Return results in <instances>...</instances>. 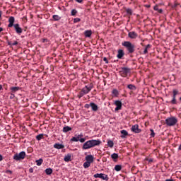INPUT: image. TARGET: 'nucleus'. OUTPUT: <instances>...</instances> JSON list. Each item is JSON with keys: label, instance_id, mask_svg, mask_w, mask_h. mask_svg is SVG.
I'll return each instance as SVG.
<instances>
[{"label": "nucleus", "instance_id": "f257e3e1", "mask_svg": "<svg viewBox=\"0 0 181 181\" xmlns=\"http://www.w3.org/2000/svg\"><path fill=\"white\" fill-rule=\"evenodd\" d=\"M98 145H101V141L100 140H89L85 142L83 145V149H91V148H94V146H98Z\"/></svg>", "mask_w": 181, "mask_h": 181}, {"label": "nucleus", "instance_id": "f03ea898", "mask_svg": "<svg viewBox=\"0 0 181 181\" xmlns=\"http://www.w3.org/2000/svg\"><path fill=\"white\" fill-rule=\"evenodd\" d=\"M165 122L167 127H175L177 125V122H179V120L177 119V117L175 116H171L165 119Z\"/></svg>", "mask_w": 181, "mask_h": 181}, {"label": "nucleus", "instance_id": "7ed1b4c3", "mask_svg": "<svg viewBox=\"0 0 181 181\" xmlns=\"http://www.w3.org/2000/svg\"><path fill=\"white\" fill-rule=\"evenodd\" d=\"M122 45L129 51V53H134L135 51V45L129 41H124Z\"/></svg>", "mask_w": 181, "mask_h": 181}, {"label": "nucleus", "instance_id": "20e7f679", "mask_svg": "<svg viewBox=\"0 0 181 181\" xmlns=\"http://www.w3.org/2000/svg\"><path fill=\"white\" fill-rule=\"evenodd\" d=\"M25 156H26V153H25V151H21L19 153L14 155L13 159L15 160H21L22 159H25Z\"/></svg>", "mask_w": 181, "mask_h": 181}, {"label": "nucleus", "instance_id": "39448f33", "mask_svg": "<svg viewBox=\"0 0 181 181\" xmlns=\"http://www.w3.org/2000/svg\"><path fill=\"white\" fill-rule=\"evenodd\" d=\"M93 88V86L88 85L85 86L83 89L82 91L81 92V97H83L85 94H88L90 91H91V89Z\"/></svg>", "mask_w": 181, "mask_h": 181}, {"label": "nucleus", "instance_id": "423d86ee", "mask_svg": "<svg viewBox=\"0 0 181 181\" xmlns=\"http://www.w3.org/2000/svg\"><path fill=\"white\" fill-rule=\"evenodd\" d=\"M93 177L95 179L99 178V179H103V180H108V175L103 174V173H97L93 175Z\"/></svg>", "mask_w": 181, "mask_h": 181}, {"label": "nucleus", "instance_id": "0eeeda50", "mask_svg": "<svg viewBox=\"0 0 181 181\" xmlns=\"http://www.w3.org/2000/svg\"><path fill=\"white\" fill-rule=\"evenodd\" d=\"M179 94V90L174 89L173 90V99L170 101V104H177V101L176 100V96Z\"/></svg>", "mask_w": 181, "mask_h": 181}, {"label": "nucleus", "instance_id": "6e6552de", "mask_svg": "<svg viewBox=\"0 0 181 181\" xmlns=\"http://www.w3.org/2000/svg\"><path fill=\"white\" fill-rule=\"evenodd\" d=\"M128 73H129V69L128 68H122L120 74L122 77H126V76L128 75Z\"/></svg>", "mask_w": 181, "mask_h": 181}, {"label": "nucleus", "instance_id": "1a4fd4ad", "mask_svg": "<svg viewBox=\"0 0 181 181\" xmlns=\"http://www.w3.org/2000/svg\"><path fill=\"white\" fill-rule=\"evenodd\" d=\"M115 105H116V108L115 109V111H119L122 107V103L119 100H116L115 102Z\"/></svg>", "mask_w": 181, "mask_h": 181}, {"label": "nucleus", "instance_id": "9d476101", "mask_svg": "<svg viewBox=\"0 0 181 181\" xmlns=\"http://www.w3.org/2000/svg\"><path fill=\"white\" fill-rule=\"evenodd\" d=\"M80 138H83V134L76 135L75 136L71 139V142H78Z\"/></svg>", "mask_w": 181, "mask_h": 181}, {"label": "nucleus", "instance_id": "9b49d317", "mask_svg": "<svg viewBox=\"0 0 181 181\" xmlns=\"http://www.w3.org/2000/svg\"><path fill=\"white\" fill-rule=\"evenodd\" d=\"M86 160L89 163H93L94 162V156L93 155H88L86 156Z\"/></svg>", "mask_w": 181, "mask_h": 181}, {"label": "nucleus", "instance_id": "f8f14e48", "mask_svg": "<svg viewBox=\"0 0 181 181\" xmlns=\"http://www.w3.org/2000/svg\"><path fill=\"white\" fill-rule=\"evenodd\" d=\"M9 24L8 25V28H12L15 24V18L13 16H11L8 19Z\"/></svg>", "mask_w": 181, "mask_h": 181}, {"label": "nucleus", "instance_id": "ddd939ff", "mask_svg": "<svg viewBox=\"0 0 181 181\" xmlns=\"http://www.w3.org/2000/svg\"><path fill=\"white\" fill-rule=\"evenodd\" d=\"M16 31V33L21 34L22 33V28H20L19 24H14L13 25Z\"/></svg>", "mask_w": 181, "mask_h": 181}, {"label": "nucleus", "instance_id": "4468645a", "mask_svg": "<svg viewBox=\"0 0 181 181\" xmlns=\"http://www.w3.org/2000/svg\"><path fill=\"white\" fill-rule=\"evenodd\" d=\"M90 107L93 111H97L98 110V106L94 103H90Z\"/></svg>", "mask_w": 181, "mask_h": 181}, {"label": "nucleus", "instance_id": "2eb2a0df", "mask_svg": "<svg viewBox=\"0 0 181 181\" xmlns=\"http://www.w3.org/2000/svg\"><path fill=\"white\" fill-rule=\"evenodd\" d=\"M54 148H55V149H63V148H64V145L61 144H55L54 145Z\"/></svg>", "mask_w": 181, "mask_h": 181}, {"label": "nucleus", "instance_id": "dca6fc26", "mask_svg": "<svg viewBox=\"0 0 181 181\" xmlns=\"http://www.w3.org/2000/svg\"><path fill=\"white\" fill-rule=\"evenodd\" d=\"M129 37L130 39H135L136 37V33L134 31L129 33Z\"/></svg>", "mask_w": 181, "mask_h": 181}, {"label": "nucleus", "instance_id": "f3484780", "mask_svg": "<svg viewBox=\"0 0 181 181\" xmlns=\"http://www.w3.org/2000/svg\"><path fill=\"white\" fill-rule=\"evenodd\" d=\"M122 56H124V51L122 49H119L117 54L118 59H122Z\"/></svg>", "mask_w": 181, "mask_h": 181}, {"label": "nucleus", "instance_id": "a211bd4d", "mask_svg": "<svg viewBox=\"0 0 181 181\" xmlns=\"http://www.w3.org/2000/svg\"><path fill=\"white\" fill-rule=\"evenodd\" d=\"M64 160L65 162H70V160H71V156L70 154L65 156Z\"/></svg>", "mask_w": 181, "mask_h": 181}, {"label": "nucleus", "instance_id": "6ab92c4d", "mask_svg": "<svg viewBox=\"0 0 181 181\" xmlns=\"http://www.w3.org/2000/svg\"><path fill=\"white\" fill-rule=\"evenodd\" d=\"M92 33H93L91 32V30H86L85 31L86 37H90V36H91Z\"/></svg>", "mask_w": 181, "mask_h": 181}, {"label": "nucleus", "instance_id": "aec40b11", "mask_svg": "<svg viewBox=\"0 0 181 181\" xmlns=\"http://www.w3.org/2000/svg\"><path fill=\"white\" fill-rule=\"evenodd\" d=\"M107 146H109V148H113L114 147V141H112V140H108Z\"/></svg>", "mask_w": 181, "mask_h": 181}, {"label": "nucleus", "instance_id": "412c9836", "mask_svg": "<svg viewBox=\"0 0 181 181\" xmlns=\"http://www.w3.org/2000/svg\"><path fill=\"white\" fill-rule=\"evenodd\" d=\"M90 166H91V163H88V161H86L84 163H83V168L85 169H87V168H90Z\"/></svg>", "mask_w": 181, "mask_h": 181}, {"label": "nucleus", "instance_id": "4be33fe9", "mask_svg": "<svg viewBox=\"0 0 181 181\" xmlns=\"http://www.w3.org/2000/svg\"><path fill=\"white\" fill-rule=\"evenodd\" d=\"M46 175H52L53 173V170L52 168H47L45 170Z\"/></svg>", "mask_w": 181, "mask_h": 181}, {"label": "nucleus", "instance_id": "5701e85b", "mask_svg": "<svg viewBox=\"0 0 181 181\" xmlns=\"http://www.w3.org/2000/svg\"><path fill=\"white\" fill-rule=\"evenodd\" d=\"M128 88L132 91H135V90H136V87L132 84L128 85Z\"/></svg>", "mask_w": 181, "mask_h": 181}, {"label": "nucleus", "instance_id": "b1692460", "mask_svg": "<svg viewBox=\"0 0 181 181\" xmlns=\"http://www.w3.org/2000/svg\"><path fill=\"white\" fill-rule=\"evenodd\" d=\"M69 131H71V128L69 126H66L63 128V132H69Z\"/></svg>", "mask_w": 181, "mask_h": 181}, {"label": "nucleus", "instance_id": "393cba45", "mask_svg": "<svg viewBox=\"0 0 181 181\" xmlns=\"http://www.w3.org/2000/svg\"><path fill=\"white\" fill-rule=\"evenodd\" d=\"M19 87H12L11 88V92L16 93V91H19Z\"/></svg>", "mask_w": 181, "mask_h": 181}, {"label": "nucleus", "instance_id": "a878e982", "mask_svg": "<svg viewBox=\"0 0 181 181\" xmlns=\"http://www.w3.org/2000/svg\"><path fill=\"white\" fill-rule=\"evenodd\" d=\"M37 166H40L42 163H43V159L40 158L39 160H36Z\"/></svg>", "mask_w": 181, "mask_h": 181}, {"label": "nucleus", "instance_id": "bb28decb", "mask_svg": "<svg viewBox=\"0 0 181 181\" xmlns=\"http://www.w3.org/2000/svg\"><path fill=\"white\" fill-rule=\"evenodd\" d=\"M121 169H122V167L119 165H117L115 167V170H116V172H119V170H121Z\"/></svg>", "mask_w": 181, "mask_h": 181}, {"label": "nucleus", "instance_id": "cd10ccee", "mask_svg": "<svg viewBox=\"0 0 181 181\" xmlns=\"http://www.w3.org/2000/svg\"><path fill=\"white\" fill-rule=\"evenodd\" d=\"M148 49H151V45H147L144 50V54H146L148 53Z\"/></svg>", "mask_w": 181, "mask_h": 181}, {"label": "nucleus", "instance_id": "c85d7f7f", "mask_svg": "<svg viewBox=\"0 0 181 181\" xmlns=\"http://www.w3.org/2000/svg\"><path fill=\"white\" fill-rule=\"evenodd\" d=\"M121 134H122V138H124V136H127L128 135V132L126 130H122Z\"/></svg>", "mask_w": 181, "mask_h": 181}, {"label": "nucleus", "instance_id": "c756f323", "mask_svg": "<svg viewBox=\"0 0 181 181\" xmlns=\"http://www.w3.org/2000/svg\"><path fill=\"white\" fill-rule=\"evenodd\" d=\"M112 159H118V154L114 153L113 154L111 155Z\"/></svg>", "mask_w": 181, "mask_h": 181}, {"label": "nucleus", "instance_id": "7c9ffc66", "mask_svg": "<svg viewBox=\"0 0 181 181\" xmlns=\"http://www.w3.org/2000/svg\"><path fill=\"white\" fill-rule=\"evenodd\" d=\"M53 19H54V21H60V16H59L57 15H54Z\"/></svg>", "mask_w": 181, "mask_h": 181}, {"label": "nucleus", "instance_id": "2f4dec72", "mask_svg": "<svg viewBox=\"0 0 181 181\" xmlns=\"http://www.w3.org/2000/svg\"><path fill=\"white\" fill-rule=\"evenodd\" d=\"M43 138V134H39L36 136V139H37V141H40V139H42Z\"/></svg>", "mask_w": 181, "mask_h": 181}, {"label": "nucleus", "instance_id": "473e14b6", "mask_svg": "<svg viewBox=\"0 0 181 181\" xmlns=\"http://www.w3.org/2000/svg\"><path fill=\"white\" fill-rule=\"evenodd\" d=\"M79 142H81V144H84V142H86V138H79Z\"/></svg>", "mask_w": 181, "mask_h": 181}, {"label": "nucleus", "instance_id": "72a5a7b5", "mask_svg": "<svg viewBox=\"0 0 181 181\" xmlns=\"http://www.w3.org/2000/svg\"><path fill=\"white\" fill-rule=\"evenodd\" d=\"M146 160L148 162V163H152L153 162V158H146Z\"/></svg>", "mask_w": 181, "mask_h": 181}, {"label": "nucleus", "instance_id": "f704fd0d", "mask_svg": "<svg viewBox=\"0 0 181 181\" xmlns=\"http://www.w3.org/2000/svg\"><path fill=\"white\" fill-rule=\"evenodd\" d=\"M72 16H75L76 13H77V11L76 9H73L71 12Z\"/></svg>", "mask_w": 181, "mask_h": 181}, {"label": "nucleus", "instance_id": "c9c22d12", "mask_svg": "<svg viewBox=\"0 0 181 181\" xmlns=\"http://www.w3.org/2000/svg\"><path fill=\"white\" fill-rule=\"evenodd\" d=\"M132 132H135V134H136V126H132Z\"/></svg>", "mask_w": 181, "mask_h": 181}, {"label": "nucleus", "instance_id": "e433bc0d", "mask_svg": "<svg viewBox=\"0 0 181 181\" xmlns=\"http://www.w3.org/2000/svg\"><path fill=\"white\" fill-rule=\"evenodd\" d=\"M150 131H151V138H153L154 136H155V132L153 131V129H150Z\"/></svg>", "mask_w": 181, "mask_h": 181}, {"label": "nucleus", "instance_id": "4c0bfd02", "mask_svg": "<svg viewBox=\"0 0 181 181\" xmlns=\"http://www.w3.org/2000/svg\"><path fill=\"white\" fill-rule=\"evenodd\" d=\"M81 21L79 18H76L74 19V23H77V22H80Z\"/></svg>", "mask_w": 181, "mask_h": 181}, {"label": "nucleus", "instance_id": "58836bf2", "mask_svg": "<svg viewBox=\"0 0 181 181\" xmlns=\"http://www.w3.org/2000/svg\"><path fill=\"white\" fill-rule=\"evenodd\" d=\"M141 132V129H139V126L136 125V134H139Z\"/></svg>", "mask_w": 181, "mask_h": 181}, {"label": "nucleus", "instance_id": "ea45409f", "mask_svg": "<svg viewBox=\"0 0 181 181\" xmlns=\"http://www.w3.org/2000/svg\"><path fill=\"white\" fill-rule=\"evenodd\" d=\"M16 45H18L17 41H14L13 42L11 43V46H16Z\"/></svg>", "mask_w": 181, "mask_h": 181}, {"label": "nucleus", "instance_id": "a19ab883", "mask_svg": "<svg viewBox=\"0 0 181 181\" xmlns=\"http://www.w3.org/2000/svg\"><path fill=\"white\" fill-rule=\"evenodd\" d=\"M153 9H154V11H158L159 10V7L158 6H155L153 7Z\"/></svg>", "mask_w": 181, "mask_h": 181}, {"label": "nucleus", "instance_id": "79ce46f5", "mask_svg": "<svg viewBox=\"0 0 181 181\" xmlns=\"http://www.w3.org/2000/svg\"><path fill=\"white\" fill-rule=\"evenodd\" d=\"M103 61L105 62V63L108 64V60L107 59V57H104Z\"/></svg>", "mask_w": 181, "mask_h": 181}, {"label": "nucleus", "instance_id": "37998d69", "mask_svg": "<svg viewBox=\"0 0 181 181\" xmlns=\"http://www.w3.org/2000/svg\"><path fill=\"white\" fill-rule=\"evenodd\" d=\"M6 173H9L10 175H12V172L10 170H7L6 171Z\"/></svg>", "mask_w": 181, "mask_h": 181}, {"label": "nucleus", "instance_id": "c03bdc74", "mask_svg": "<svg viewBox=\"0 0 181 181\" xmlns=\"http://www.w3.org/2000/svg\"><path fill=\"white\" fill-rule=\"evenodd\" d=\"M127 13H132V11L131 9L127 10Z\"/></svg>", "mask_w": 181, "mask_h": 181}, {"label": "nucleus", "instance_id": "a18cd8bd", "mask_svg": "<svg viewBox=\"0 0 181 181\" xmlns=\"http://www.w3.org/2000/svg\"><path fill=\"white\" fill-rule=\"evenodd\" d=\"M85 107H86V108H89L90 107H91V105H90V103L88 105V104H86V105H85Z\"/></svg>", "mask_w": 181, "mask_h": 181}, {"label": "nucleus", "instance_id": "49530a36", "mask_svg": "<svg viewBox=\"0 0 181 181\" xmlns=\"http://www.w3.org/2000/svg\"><path fill=\"white\" fill-rule=\"evenodd\" d=\"M29 172L30 173H33V168H30Z\"/></svg>", "mask_w": 181, "mask_h": 181}, {"label": "nucleus", "instance_id": "de8ad7c7", "mask_svg": "<svg viewBox=\"0 0 181 181\" xmlns=\"http://www.w3.org/2000/svg\"><path fill=\"white\" fill-rule=\"evenodd\" d=\"M76 2H78V4H81L83 2V0H75Z\"/></svg>", "mask_w": 181, "mask_h": 181}, {"label": "nucleus", "instance_id": "09e8293b", "mask_svg": "<svg viewBox=\"0 0 181 181\" xmlns=\"http://www.w3.org/2000/svg\"><path fill=\"white\" fill-rule=\"evenodd\" d=\"M158 13H162V12H163V10H162V9H158Z\"/></svg>", "mask_w": 181, "mask_h": 181}, {"label": "nucleus", "instance_id": "8fccbe9b", "mask_svg": "<svg viewBox=\"0 0 181 181\" xmlns=\"http://www.w3.org/2000/svg\"><path fill=\"white\" fill-rule=\"evenodd\" d=\"M146 8H151V4H146L145 5Z\"/></svg>", "mask_w": 181, "mask_h": 181}, {"label": "nucleus", "instance_id": "3c124183", "mask_svg": "<svg viewBox=\"0 0 181 181\" xmlns=\"http://www.w3.org/2000/svg\"><path fill=\"white\" fill-rule=\"evenodd\" d=\"M165 181H174L173 179H167Z\"/></svg>", "mask_w": 181, "mask_h": 181}, {"label": "nucleus", "instance_id": "603ef678", "mask_svg": "<svg viewBox=\"0 0 181 181\" xmlns=\"http://www.w3.org/2000/svg\"><path fill=\"white\" fill-rule=\"evenodd\" d=\"M178 151H181V144L180 145V146L178 148Z\"/></svg>", "mask_w": 181, "mask_h": 181}, {"label": "nucleus", "instance_id": "864d4df0", "mask_svg": "<svg viewBox=\"0 0 181 181\" xmlns=\"http://www.w3.org/2000/svg\"><path fill=\"white\" fill-rule=\"evenodd\" d=\"M1 160H2V156L1 155H0V162H1Z\"/></svg>", "mask_w": 181, "mask_h": 181}, {"label": "nucleus", "instance_id": "5fc2aeb1", "mask_svg": "<svg viewBox=\"0 0 181 181\" xmlns=\"http://www.w3.org/2000/svg\"><path fill=\"white\" fill-rule=\"evenodd\" d=\"M2 16V11H0V18Z\"/></svg>", "mask_w": 181, "mask_h": 181}, {"label": "nucleus", "instance_id": "6e6d98bb", "mask_svg": "<svg viewBox=\"0 0 181 181\" xmlns=\"http://www.w3.org/2000/svg\"><path fill=\"white\" fill-rule=\"evenodd\" d=\"M13 97H15V95H11V98H13Z\"/></svg>", "mask_w": 181, "mask_h": 181}, {"label": "nucleus", "instance_id": "4d7b16f0", "mask_svg": "<svg viewBox=\"0 0 181 181\" xmlns=\"http://www.w3.org/2000/svg\"><path fill=\"white\" fill-rule=\"evenodd\" d=\"M2 30H3L2 28H0V32H2Z\"/></svg>", "mask_w": 181, "mask_h": 181}, {"label": "nucleus", "instance_id": "13d9d810", "mask_svg": "<svg viewBox=\"0 0 181 181\" xmlns=\"http://www.w3.org/2000/svg\"><path fill=\"white\" fill-rule=\"evenodd\" d=\"M113 93H117V90H113Z\"/></svg>", "mask_w": 181, "mask_h": 181}, {"label": "nucleus", "instance_id": "bf43d9fd", "mask_svg": "<svg viewBox=\"0 0 181 181\" xmlns=\"http://www.w3.org/2000/svg\"><path fill=\"white\" fill-rule=\"evenodd\" d=\"M0 90H2V86L0 85Z\"/></svg>", "mask_w": 181, "mask_h": 181}, {"label": "nucleus", "instance_id": "052dcab7", "mask_svg": "<svg viewBox=\"0 0 181 181\" xmlns=\"http://www.w3.org/2000/svg\"><path fill=\"white\" fill-rule=\"evenodd\" d=\"M180 100L181 101V97L180 98Z\"/></svg>", "mask_w": 181, "mask_h": 181}]
</instances>
